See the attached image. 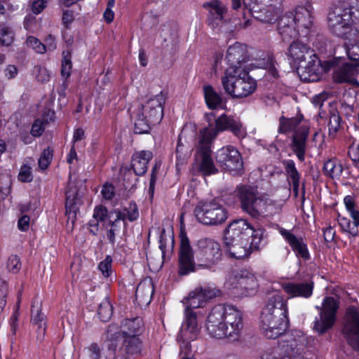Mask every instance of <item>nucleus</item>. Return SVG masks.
Wrapping results in <instances>:
<instances>
[{
	"label": "nucleus",
	"instance_id": "1",
	"mask_svg": "<svg viewBox=\"0 0 359 359\" xmlns=\"http://www.w3.org/2000/svg\"><path fill=\"white\" fill-rule=\"evenodd\" d=\"M265 232L259 224L254 226L246 219H235L224 229V244L231 257L241 259L264 246Z\"/></svg>",
	"mask_w": 359,
	"mask_h": 359
},
{
	"label": "nucleus",
	"instance_id": "2",
	"mask_svg": "<svg viewBox=\"0 0 359 359\" xmlns=\"http://www.w3.org/2000/svg\"><path fill=\"white\" fill-rule=\"evenodd\" d=\"M359 23V0H342L333 4L327 13L330 31L342 39H350Z\"/></svg>",
	"mask_w": 359,
	"mask_h": 359
},
{
	"label": "nucleus",
	"instance_id": "3",
	"mask_svg": "<svg viewBox=\"0 0 359 359\" xmlns=\"http://www.w3.org/2000/svg\"><path fill=\"white\" fill-rule=\"evenodd\" d=\"M182 303L186 306L185 325H182L177 340L180 344V348H187L188 341L184 338L186 337L189 340H194L201 332L200 321L202 318V286L196 287L194 290L189 292L188 296L184 297Z\"/></svg>",
	"mask_w": 359,
	"mask_h": 359
},
{
	"label": "nucleus",
	"instance_id": "4",
	"mask_svg": "<svg viewBox=\"0 0 359 359\" xmlns=\"http://www.w3.org/2000/svg\"><path fill=\"white\" fill-rule=\"evenodd\" d=\"M165 99L166 94L161 91L159 94L141 104L136 113L135 133L148 134L151 126L158 124L162 121Z\"/></svg>",
	"mask_w": 359,
	"mask_h": 359
},
{
	"label": "nucleus",
	"instance_id": "5",
	"mask_svg": "<svg viewBox=\"0 0 359 359\" xmlns=\"http://www.w3.org/2000/svg\"><path fill=\"white\" fill-rule=\"evenodd\" d=\"M221 82L225 93L233 99L246 97L257 88L256 81L243 68H227Z\"/></svg>",
	"mask_w": 359,
	"mask_h": 359
},
{
	"label": "nucleus",
	"instance_id": "6",
	"mask_svg": "<svg viewBox=\"0 0 359 359\" xmlns=\"http://www.w3.org/2000/svg\"><path fill=\"white\" fill-rule=\"evenodd\" d=\"M235 192L243 212L255 219L268 215L269 203L256 186L239 184Z\"/></svg>",
	"mask_w": 359,
	"mask_h": 359
},
{
	"label": "nucleus",
	"instance_id": "7",
	"mask_svg": "<svg viewBox=\"0 0 359 359\" xmlns=\"http://www.w3.org/2000/svg\"><path fill=\"white\" fill-rule=\"evenodd\" d=\"M215 114L212 112L205 114V120L208 126L203 128L205 139L208 142H212L217 135L219 132L229 130L235 136L242 138L245 133L239 120L235 119L233 116L222 114L215 117Z\"/></svg>",
	"mask_w": 359,
	"mask_h": 359
},
{
	"label": "nucleus",
	"instance_id": "8",
	"mask_svg": "<svg viewBox=\"0 0 359 359\" xmlns=\"http://www.w3.org/2000/svg\"><path fill=\"white\" fill-rule=\"evenodd\" d=\"M215 158L217 164L233 176H241L244 173L243 161L238 150L232 145L219 149Z\"/></svg>",
	"mask_w": 359,
	"mask_h": 359
},
{
	"label": "nucleus",
	"instance_id": "9",
	"mask_svg": "<svg viewBox=\"0 0 359 359\" xmlns=\"http://www.w3.org/2000/svg\"><path fill=\"white\" fill-rule=\"evenodd\" d=\"M82 189L83 182L72 180L69 177L65 191V208L68 220H72V224L76 218L80 207L83 205V191Z\"/></svg>",
	"mask_w": 359,
	"mask_h": 359
},
{
	"label": "nucleus",
	"instance_id": "10",
	"mask_svg": "<svg viewBox=\"0 0 359 359\" xmlns=\"http://www.w3.org/2000/svg\"><path fill=\"white\" fill-rule=\"evenodd\" d=\"M180 246L179 251V271L180 276H187L201 269L202 264H197L194 259V253L186 233L181 230Z\"/></svg>",
	"mask_w": 359,
	"mask_h": 359
},
{
	"label": "nucleus",
	"instance_id": "11",
	"mask_svg": "<svg viewBox=\"0 0 359 359\" xmlns=\"http://www.w3.org/2000/svg\"><path fill=\"white\" fill-rule=\"evenodd\" d=\"M338 308V302L334 297H325L320 308V318L314 323V330L323 334L331 329L335 323Z\"/></svg>",
	"mask_w": 359,
	"mask_h": 359
},
{
	"label": "nucleus",
	"instance_id": "12",
	"mask_svg": "<svg viewBox=\"0 0 359 359\" xmlns=\"http://www.w3.org/2000/svg\"><path fill=\"white\" fill-rule=\"evenodd\" d=\"M342 332L352 348L359 351V308H347Z\"/></svg>",
	"mask_w": 359,
	"mask_h": 359
},
{
	"label": "nucleus",
	"instance_id": "13",
	"mask_svg": "<svg viewBox=\"0 0 359 359\" xmlns=\"http://www.w3.org/2000/svg\"><path fill=\"white\" fill-rule=\"evenodd\" d=\"M205 329L212 338L227 337L228 325L225 324L224 319L223 304L215 306L208 313L205 320Z\"/></svg>",
	"mask_w": 359,
	"mask_h": 359
},
{
	"label": "nucleus",
	"instance_id": "14",
	"mask_svg": "<svg viewBox=\"0 0 359 359\" xmlns=\"http://www.w3.org/2000/svg\"><path fill=\"white\" fill-rule=\"evenodd\" d=\"M288 325L284 320L275 317L269 310L263 307L260 315V327L266 337L278 338L285 332Z\"/></svg>",
	"mask_w": 359,
	"mask_h": 359
},
{
	"label": "nucleus",
	"instance_id": "15",
	"mask_svg": "<svg viewBox=\"0 0 359 359\" xmlns=\"http://www.w3.org/2000/svg\"><path fill=\"white\" fill-rule=\"evenodd\" d=\"M224 319L228 325L226 337L233 341L237 340L243 329V313L232 304H223Z\"/></svg>",
	"mask_w": 359,
	"mask_h": 359
},
{
	"label": "nucleus",
	"instance_id": "16",
	"mask_svg": "<svg viewBox=\"0 0 359 359\" xmlns=\"http://www.w3.org/2000/svg\"><path fill=\"white\" fill-rule=\"evenodd\" d=\"M228 282L233 287L244 290L249 294L257 287L255 275L245 269L231 271L228 276Z\"/></svg>",
	"mask_w": 359,
	"mask_h": 359
},
{
	"label": "nucleus",
	"instance_id": "17",
	"mask_svg": "<svg viewBox=\"0 0 359 359\" xmlns=\"http://www.w3.org/2000/svg\"><path fill=\"white\" fill-rule=\"evenodd\" d=\"M227 211L215 199L203 203V225L217 226L227 219Z\"/></svg>",
	"mask_w": 359,
	"mask_h": 359
},
{
	"label": "nucleus",
	"instance_id": "18",
	"mask_svg": "<svg viewBox=\"0 0 359 359\" xmlns=\"http://www.w3.org/2000/svg\"><path fill=\"white\" fill-rule=\"evenodd\" d=\"M309 135V128L307 126H301L294 131L290 147L296 154L299 161L305 160L306 142Z\"/></svg>",
	"mask_w": 359,
	"mask_h": 359
},
{
	"label": "nucleus",
	"instance_id": "19",
	"mask_svg": "<svg viewBox=\"0 0 359 359\" xmlns=\"http://www.w3.org/2000/svg\"><path fill=\"white\" fill-rule=\"evenodd\" d=\"M222 257L220 245L211 238L203 240V269H212L217 264Z\"/></svg>",
	"mask_w": 359,
	"mask_h": 359
},
{
	"label": "nucleus",
	"instance_id": "20",
	"mask_svg": "<svg viewBox=\"0 0 359 359\" xmlns=\"http://www.w3.org/2000/svg\"><path fill=\"white\" fill-rule=\"evenodd\" d=\"M249 57L247 46L236 42L230 46L226 51V59L229 65L228 68H243L241 64L246 62Z\"/></svg>",
	"mask_w": 359,
	"mask_h": 359
},
{
	"label": "nucleus",
	"instance_id": "21",
	"mask_svg": "<svg viewBox=\"0 0 359 359\" xmlns=\"http://www.w3.org/2000/svg\"><path fill=\"white\" fill-rule=\"evenodd\" d=\"M287 55L297 65L305 62L306 57L317 58V55L313 53V50L306 43L299 40H294L290 43Z\"/></svg>",
	"mask_w": 359,
	"mask_h": 359
},
{
	"label": "nucleus",
	"instance_id": "22",
	"mask_svg": "<svg viewBox=\"0 0 359 359\" xmlns=\"http://www.w3.org/2000/svg\"><path fill=\"white\" fill-rule=\"evenodd\" d=\"M203 8L208 11L206 22L212 29L217 28L223 21L227 8L219 0H211L203 4Z\"/></svg>",
	"mask_w": 359,
	"mask_h": 359
},
{
	"label": "nucleus",
	"instance_id": "23",
	"mask_svg": "<svg viewBox=\"0 0 359 359\" xmlns=\"http://www.w3.org/2000/svg\"><path fill=\"white\" fill-rule=\"evenodd\" d=\"M264 307L269 310L275 317L284 320L289 324L287 301L283 295L279 293L272 294L268 298Z\"/></svg>",
	"mask_w": 359,
	"mask_h": 359
},
{
	"label": "nucleus",
	"instance_id": "24",
	"mask_svg": "<svg viewBox=\"0 0 359 359\" xmlns=\"http://www.w3.org/2000/svg\"><path fill=\"white\" fill-rule=\"evenodd\" d=\"M310 59L311 60L308 62L306 66L299 64L297 67L300 79L304 82L318 81L321 77L320 62L318 61V57H312Z\"/></svg>",
	"mask_w": 359,
	"mask_h": 359
},
{
	"label": "nucleus",
	"instance_id": "25",
	"mask_svg": "<svg viewBox=\"0 0 359 359\" xmlns=\"http://www.w3.org/2000/svg\"><path fill=\"white\" fill-rule=\"evenodd\" d=\"M279 232L288 243L297 257L302 258L304 260H309L310 259L307 245L304 242L302 238H297L291 233L290 231L286 230L283 228H280Z\"/></svg>",
	"mask_w": 359,
	"mask_h": 359
},
{
	"label": "nucleus",
	"instance_id": "26",
	"mask_svg": "<svg viewBox=\"0 0 359 359\" xmlns=\"http://www.w3.org/2000/svg\"><path fill=\"white\" fill-rule=\"evenodd\" d=\"M153 153L148 150L134 152L131 157V165L130 168L133 169L135 175H144L147 171V165L153 158Z\"/></svg>",
	"mask_w": 359,
	"mask_h": 359
},
{
	"label": "nucleus",
	"instance_id": "27",
	"mask_svg": "<svg viewBox=\"0 0 359 359\" xmlns=\"http://www.w3.org/2000/svg\"><path fill=\"white\" fill-rule=\"evenodd\" d=\"M284 291L290 297H301L309 298L313 294V283L302 282V283H286L282 285Z\"/></svg>",
	"mask_w": 359,
	"mask_h": 359
},
{
	"label": "nucleus",
	"instance_id": "28",
	"mask_svg": "<svg viewBox=\"0 0 359 359\" xmlns=\"http://www.w3.org/2000/svg\"><path fill=\"white\" fill-rule=\"evenodd\" d=\"M203 97L210 109L217 110L226 107V102L222 95L210 85L203 86Z\"/></svg>",
	"mask_w": 359,
	"mask_h": 359
},
{
	"label": "nucleus",
	"instance_id": "29",
	"mask_svg": "<svg viewBox=\"0 0 359 359\" xmlns=\"http://www.w3.org/2000/svg\"><path fill=\"white\" fill-rule=\"evenodd\" d=\"M357 67L352 64L345 63L337 67L333 72V80L336 83H351L357 74Z\"/></svg>",
	"mask_w": 359,
	"mask_h": 359
},
{
	"label": "nucleus",
	"instance_id": "30",
	"mask_svg": "<svg viewBox=\"0 0 359 359\" xmlns=\"http://www.w3.org/2000/svg\"><path fill=\"white\" fill-rule=\"evenodd\" d=\"M210 143L211 142H208L205 139V134H203V176L215 175L219 172V170L212 156Z\"/></svg>",
	"mask_w": 359,
	"mask_h": 359
},
{
	"label": "nucleus",
	"instance_id": "31",
	"mask_svg": "<svg viewBox=\"0 0 359 359\" xmlns=\"http://www.w3.org/2000/svg\"><path fill=\"white\" fill-rule=\"evenodd\" d=\"M283 164L285 168L287 180L291 181L293 192L297 196L299 194L300 174L297 171L293 160L284 161Z\"/></svg>",
	"mask_w": 359,
	"mask_h": 359
},
{
	"label": "nucleus",
	"instance_id": "32",
	"mask_svg": "<svg viewBox=\"0 0 359 359\" xmlns=\"http://www.w3.org/2000/svg\"><path fill=\"white\" fill-rule=\"evenodd\" d=\"M122 327L125 329L123 334L128 336L139 335L143 328V320L140 317H135L131 319H125L122 323Z\"/></svg>",
	"mask_w": 359,
	"mask_h": 359
},
{
	"label": "nucleus",
	"instance_id": "33",
	"mask_svg": "<svg viewBox=\"0 0 359 359\" xmlns=\"http://www.w3.org/2000/svg\"><path fill=\"white\" fill-rule=\"evenodd\" d=\"M353 222L349 219L344 217H338V223L344 231L348 232L353 236L358 235V226H359V213H353V215H351Z\"/></svg>",
	"mask_w": 359,
	"mask_h": 359
},
{
	"label": "nucleus",
	"instance_id": "34",
	"mask_svg": "<svg viewBox=\"0 0 359 359\" xmlns=\"http://www.w3.org/2000/svg\"><path fill=\"white\" fill-rule=\"evenodd\" d=\"M294 18H295V22L299 29L300 27L309 29L312 25V13L309 9L304 7L298 8L295 15H294Z\"/></svg>",
	"mask_w": 359,
	"mask_h": 359
},
{
	"label": "nucleus",
	"instance_id": "35",
	"mask_svg": "<svg viewBox=\"0 0 359 359\" xmlns=\"http://www.w3.org/2000/svg\"><path fill=\"white\" fill-rule=\"evenodd\" d=\"M191 172L194 176L202 174V130H199L198 133L195 161L192 165Z\"/></svg>",
	"mask_w": 359,
	"mask_h": 359
},
{
	"label": "nucleus",
	"instance_id": "36",
	"mask_svg": "<svg viewBox=\"0 0 359 359\" xmlns=\"http://www.w3.org/2000/svg\"><path fill=\"white\" fill-rule=\"evenodd\" d=\"M292 344H287L282 348L278 347L271 351L264 352L261 355L260 359H292V354L288 352L292 350Z\"/></svg>",
	"mask_w": 359,
	"mask_h": 359
},
{
	"label": "nucleus",
	"instance_id": "37",
	"mask_svg": "<svg viewBox=\"0 0 359 359\" xmlns=\"http://www.w3.org/2000/svg\"><path fill=\"white\" fill-rule=\"evenodd\" d=\"M121 172L123 176V186L124 189L128 190L130 194H132L137 187V182H138V178L136 177L137 175L128 167L121 168Z\"/></svg>",
	"mask_w": 359,
	"mask_h": 359
},
{
	"label": "nucleus",
	"instance_id": "38",
	"mask_svg": "<svg viewBox=\"0 0 359 359\" xmlns=\"http://www.w3.org/2000/svg\"><path fill=\"white\" fill-rule=\"evenodd\" d=\"M302 118L293 117L286 118L282 116L279 118L278 133L285 134L294 130L300 123Z\"/></svg>",
	"mask_w": 359,
	"mask_h": 359
},
{
	"label": "nucleus",
	"instance_id": "39",
	"mask_svg": "<svg viewBox=\"0 0 359 359\" xmlns=\"http://www.w3.org/2000/svg\"><path fill=\"white\" fill-rule=\"evenodd\" d=\"M344 47L348 58L353 61H359V40L358 38L344 39Z\"/></svg>",
	"mask_w": 359,
	"mask_h": 359
},
{
	"label": "nucleus",
	"instance_id": "40",
	"mask_svg": "<svg viewBox=\"0 0 359 359\" xmlns=\"http://www.w3.org/2000/svg\"><path fill=\"white\" fill-rule=\"evenodd\" d=\"M324 174L331 178L339 177L343 171V167L341 164H337L335 160L330 159L324 163Z\"/></svg>",
	"mask_w": 359,
	"mask_h": 359
},
{
	"label": "nucleus",
	"instance_id": "41",
	"mask_svg": "<svg viewBox=\"0 0 359 359\" xmlns=\"http://www.w3.org/2000/svg\"><path fill=\"white\" fill-rule=\"evenodd\" d=\"M31 313V321L33 324L37 326L41 323H46V316L41 313V302L36 298L32 302Z\"/></svg>",
	"mask_w": 359,
	"mask_h": 359
},
{
	"label": "nucleus",
	"instance_id": "42",
	"mask_svg": "<svg viewBox=\"0 0 359 359\" xmlns=\"http://www.w3.org/2000/svg\"><path fill=\"white\" fill-rule=\"evenodd\" d=\"M112 313V305L107 299H104L99 304L97 315L102 322H107L111 318Z\"/></svg>",
	"mask_w": 359,
	"mask_h": 359
},
{
	"label": "nucleus",
	"instance_id": "43",
	"mask_svg": "<svg viewBox=\"0 0 359 359\" xmlns=\"http://www.w3.org/2000/svg\"><path fill=\"white\" fill-rule=\"evenodd\" d=\"M162 165V162L161 160H156L155 163L151 169L150 181H149V195L150 196V199L152 200L155 191V185L157 180L158 175L159 173L161 167Z\"/></svg>",
	"mask_w": 359,
	"mask_h": 359
},
{
	"label": "nucleus",
	"instance_id": "44",
	"mask_svg": "<svg viewBox=\"0 0 359 359\" xmlns=\"http://www.w3.org/2000/svg\"><path fill=\"white\" fill-rule=\"evenodd\" d=\"M341 118L337 111L331 113L330 121L328 123L329 135L332 138L336 137L337 132L340 128Z\"/></svg>",
	"mask_w": 359,
	"mask_h": 359
},
{
	"label": "nucleus",
	"instance_id": "45",
	"mask_svg": "<svg viewBox=\"0 0 359 359\" xmlns=\"http://www.w3.org/2000/svg\"><path fill=\"white\" fill-rule=\"evenodd\" d=\"M125 340L126 351L128 354L133 355L141 350V342L137 336H130Z\"/></svg>",
	"mask_w": 359,
	"mask_h": 359
},
{
	"label": "nucleus",
	"instance_id": "46",
	"mask_svg": "<svg viewBox=\"0 0 359 359\" xmlns=\"http://www.w3.org/2000/svg\"><path fill=\"white\" fill-rule=\"evenodd\" d=\"M53 149L51 147L43 149L38 162L41 170H46L48 167L53 159Z\"/></svg>",
	"mask_w": 359,
	"mask_h": 359
},
{
	"label": "nucleus",
	"instance_id": "47",
	"mask_svg": "<svg viewBox=\"0 0 359 359\" xmlns=\"http://www.w3.org/2000/svg\"><path fill=\"white\" fill-rule=\"evenodd\" d=\"M278 31L283 41H290L299 34V28L297 25H290V27H286Z\"/></svg>",
	"mask_w": 359,
	"mask_h": 359
},
{
	"label": "nucleus",
	"instance_id": "48",
	"mask_svg": "<svg viewBox=\"0 0 359 359\" xmlns=\"http://www.w3.org/2000/svg\"><path fill=\"white\" fill-rule=\"evenodd\" d=\"M294 25H297L294 14L292 13H287L278 20L277 29L280 30Z\"/></svg>",
	"mask_w": 359,
	"mask_h": 359
},
{
	"label": "nucleus",
	"instance_id": "49",
	"mask_svg": "<svg viewBox=\"0 0 359 359\" xmlns=\"http://www.w3.org/2000/svg\"><path fill=\"white\" fill-rule=\"evenodd\" d=\"M222 295V291L213 285L203 287V302L210 300Z\"/></svg>",
	"mask_w": 359,
	"mask_h": 359
},
{
	"label": "nucleus",
	"instance_id": "50",
	"mask_svg": "<svg viewBox=\"0 0 359 359\" xmlns=\"http://www.w3.org/2000/svg\"><path fill=\"white\" fill-rule=\"evenodd\" d=\"M123 211L127 214V219L130 222L135 221L139 217L137 205L134 201H130L128 206L123 208Z\"/></svg>",
	"mask_w": 359,
	"mask_h": 359
},
{
	"label": "nucleus",
	"instance_id": "51",
	"mask_svg": "<svg viewBox=\"0 0 359 359\" xmlns=\"http://www.w3.org/2000/svg\"><path fill=\"white\" fill-rule=\"evenodd\" d=\"M13 41V34L8 27H3L0 30V43L8 46Z\"/></svg>",
	"mask_w": 359,
	"mask_h": 359
},
{
	"label": "nucleus",
	"instance_id": "52",
	"mask_svg": "<svg viewBox=\"0 0 359 359\" xmlns=\"http://www.w3.org/2000/svg\"><path fill=\"white\" fill-rule=\"evenodd\" d=\"M255 19L262 22L271 24L277 20V18L272 11L263 8L262 12L259 15H256Z\"/></svg>",
	"mask_w": 359,
	"mask_h": 359
},
{
	"label": "nucleus",
	"instance_id": "53",
	"mask_svg": "<svg viewBox=\"0 0 359 359\" xmlns=\"http://www.w3.org/2000/svg\"><path fill=\"white\" fill-rule=\"evenodd\" d=\"M28 46L32 48L36 53H43L46 52V46L38 39L34 36H29L27 39Z\"/></svg>",
	"mask_w": 359,
	"mask_h": 359
},
{
	"label": "nucleus",
	"instance_id": "54",
	"mask_svg": "<svg viewBox=\"0 0 359 359\" xmlns=\"http://www.w3.org/2000/svg\"><path fill=\"white\" fill-rule=\"evenodd\" d=\"M111 263V257L107 255L106 258L99 264L98 268L104 277L107 278L110 276Z\"/></svg>",
	"mask_w": 359,
	"mask_h": 359
},
{
	"label": "nucleus",
	"instance_id": "55",
	"mask_svg": "<svg viewBox=\"0 0 359 359\" xmlns=\"http://www.w3.org/2000/svg\"><path fill=\"white\" fill-rule=\"evenodd\" d=\"M21 266L20 258L17 255H11L8 260L7 267L13 273H18Z\"/></svg>",
	"mask_w": 359,
	"mask_h": 359
},
{
	"label": "nucleus",
	"instance_id": "56",
	"mask_svg": "<svg viewBox=\"0 0 359 359\" xmlns=\"http://www.w3.org/2000/svg\"><path fill=\"white\" fill-rule=\"evenodd\" d=\"M46 123L41 119H36L32 124L31 134L34 137H39L44 131Z\"/></svg>",
	"mask_w": 359,
	"mask_h": 359
},
{
	"label": "nucleus",
	"instance_id": "57",
	"mask_svg": "<svg viewBox=\"0 0 359 359\" xmlns=\"http://www.w3.org/2000/svg\"><path fill=\"white\" fill-rule=\"evenodd\" d=\"M31 168L29 166H22L18 174V180L22 182H30L32 180Z\"/></svg>",
	"mask_w": 359,
	"mask_h": 359
},
{
	"label": "nucleus",
	"instance_id": "58",
	"mask_svg": "<svg viewBox=\"0 0 359 359\" xmlns=\"http://www.w3.org/2000/svg\"><path fill=\"white\" fill-rule=\"evenodd\" d=\"M74 20V13L72 10H64L62 17V22L66 29L70 28L71 24Z\"/></svg>",
	"mask_w": 359,
	"mask_h": 359
},
{
	"label": "nucleus",
	"instance_id": "59",
	"mask_svg": "<svg viewBox=\"0 0 359 359\" xmlns=\"http://www.w3.org/2000/svg\"><path fill=\"white\" fill-rule=\"evenodd\" d=\"M344 202L346 205L347 210L350 212L351 215H353V213H359V211L355 209V203L352 196H346L344 198Z\"/></svg>",
	"mask_w": 359,
	"mask_h": 359
},
{
	"label": "nucleus",
	"instance_id": "60",
	"mask_svg": "<svg viewBox=\"0 0 359 359\" xmlns=\"http://www.w3.org/2000/svg\"><path fill=\"white\" fill-rule=\"evenodd\" d=\"M107 216V209L102 205L97 206L94 210L93 218L99 222L105 220Z\"/></svg>",
	"mask_w": 359,
	"mask_h": 359
},
{
	"label": "nucleus",
	"instance_id": "61",
	"mask_svg": "<svg viewBox=\"0 0 359 359\" xmlns=\"http://www.w3.org/2000/svg\"><path fill=\"white\" fill-rule=\"evenodd\" d=\"M102 195L106 200H111L114 196V187L111 184L106 183L102 189Z\"/></svg>",
	"mask_w": 359,
	"mask_h": 359
},
{
	"label": "nucleus",
	"instance_id": "62",
	"mask_svg": "<svg viewBox=\"0 0 359 359\" xmlns=\"http://www.w3.org/2000/svg\"><path fill=\"white\" fill-rule=\"evenodd\" d=\"M118 221L111 222V229L107 231V237L111 245L115 243L116 232L118 231Z\"/></svg>",
	"mask_w": 359,
	"mask_h": 359
},
{
	"label": "nucleus",
	"instance_id": "63",
	"mask_svg": "<svg viewBox=\"0 0 359 359\" xmlns=\"http://www.w3.org/2000/svg\"><path fill=\"white\" fill-rule=\"evenodd\" d=\"M167 241H168V238L165 235V229H162L160 230L159 248L162 252L163 258H164V257L165 255Z\"/></svg>",
	"mask_w": 359,
	"mask_h": 359
},
{
	"label": "nucleus",
	"instance_id": "64",
	"mask_svg": "<svg viewBox=\"0 0 359 359\" xmlns=\"http://www.w3.org/2000/svg\"><path fill=\"white\" fill-rule=\"evenodd\" d=\"M30 218L28 215H23L19 218L18 222V226L20 230L26 231L28 230L29 226Z\"/></svg>",
	"mask_w": 359,
	"mask_h": 359
}]
</instances>
